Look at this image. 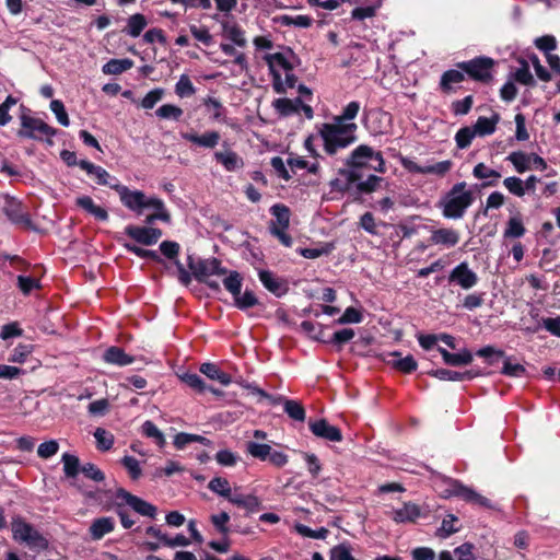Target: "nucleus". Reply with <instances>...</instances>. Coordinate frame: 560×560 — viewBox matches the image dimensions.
Instances as JSON below:
<instances>
[{
    "instance_id": "obj_1",
    "label": "nucleus",
    "mask_w": 560,
    "mask_h": 560,
    "mask_svg": "<svg viewBox=\"0 0 560 560\" xmlns=\"http://www.w3.org/2000/svg\"><path fill=\"white\" fill-rule=\"evenodd\" d=\"M264 59L269 67L272 75V88L277 93H285L288 89L295 86L298 78L293 70L296 57L292 50L267 54Z\"/></svg>"
},
{
    "instance_id": "obj_2",
    "label": "nucleus",
    "mask_w": 560,
    "mask_h": 560,
    "mask_svg": "<svg viewBox=\"0 0 560 560\" xmlns=\"http://www.w3.org/2000/svg\"><path fill=\"white\" fill-rule=\"evenodd\" d=\"M358 126L355 122L339 124L326 122L319 128V137L323 141L324 151L328 155H335L340 150L350 147L357 141Z\"/></svg>"
},
{
    "instance_id": "obj_3",
    "label": "nucleus",
    "mask_w": 560,
    "mask_h": 560,
    "mask_svg": "<svg viewBox=\"0 0 560 560\" xmlns=\"http://www.w3.org/2000/svg\"><path fill=\"white\" fill-rule=\"evenodd\" d=\"M467 184H455L451 190L440 200L439 207L446 219H460L474 202L472 191L466 189Z\"/></svg>"
},
{
    "instance_id": "obj_4",
    "label": "nucleus",
    "mask_w": 560,
    "mask_h": 560,
    "mask_svg": "<svg viewBox=\"0 0 560 560\" xmlns=\"http://www.w3.org/2000/svg\"><path fill=\"white\" fill-rule=\"evenodd\" d=\"M346 165L349 170H353L355 172L363 167H369L382 174L386 172L385 161L382 153L373 150L366 144H360L357 147L346 159Z\"/></svg>"
},
{
    "instance_id": "obj_5",
    "label": "nucleus",
    "mask_w": 560,
    "mask_h": 560,
    "mask_svg": "<svg viewBox=\"0 0 560 560\" xmlns=\"http://www.w3.org/2000/svg\"><path fill=\"white\" fill-rule=\"evenodd\" d=\"M11 526L13 539L25 544L30 549L44 550L48 547V540L21 517L13 518Z\"/></svg>"
},
{
    "instance_id": "obj_6",
    "label": "nucleus",
    "mask_w": 560,
    "mask_h": 560,
    "mask_svg": "<svg viewBox=\"0 0 560 560\" xmlns=\"http://www.w3.org/2000/svg\"><path fill=\"white\" fill-rule=\"evenodd\" d=\"M110 188L114 189L120 199V202L130 211L137 213L138 215L143 212L144 209H148L149 198L141 190H131L127 186L119 184L117 180L115 185H110Z\"/></svg>"
},
{
    "instance_id": "obj_7",
    "label": "nucleus",
    "mask_w": 560,
    "mask_h": 560,
    "mask_svg": "<svg viewBox=\"0 0 560 560\" xmlns=\"http://www.w3.org/2000/svg\"><path fill=\"white\" fill-rule=\"evenodd\" d=\"M457 66L474 80L488 81L491 79V70L494 66V60L490 57L480 56L468 61L459 62Z\"/></svg>"
},
{
    "instance_id": "obj_8",
    "label": "nucleus",
    "mask_w": 560,
    "mask_h": 560,
    "mask_svg": "<svg viewBox=\"0 0 560 560\" xmlns=\"http://www.w3.org/2000/svg\"><path fill=\"white\" fill-rule=\"evenodd\" d=\"M21 125L20 137L43 140L44 138L54 137L56 133V130L42 119L26 115L21 117Z\"/></svg>"
},
{
    "instance_id": "obj_9",
    "label": "nucleus",
    "mask_w": 560,
    "mask_h": 560,
    "mask_svg": "<svg viewBox=\"0 0 560 560\" xmlns=\"http://www.w3.org/2000/svg\"><path fill=\"white\" fill-rule=\"evenodd\" d=\"M458 497L466 502L485 508H491V502L486 497L477 493L475 490L464 486L457 480H450L448 488L445 490V497Z\"/></svg>"
},
{
    "instance_id": "obj_10",
    "label": "nucleus",
    "mask_w": 560,
    "mask_h": 560,
    "mask_svg": "<svg viewBox=\"0 0 560 560\" xmlns=\"http://www.w3.org/2000/svg\"><path fill=\"white\" fill-rule=\"evenodd\" d=\"M188 266L194 271L196 279H203L211 276H224L228 270L221 266V262L215 259H203L195 264L194 258L188 256Z\"/></svg>"
},
{
    "instance_id": "obj_11",
    "label": "nucleus",
    "mask_w": 560,
    "mask_h": 560,
    "mask_svg": "<svg viewBox=\"0 0 560 560\" xmlns=\"http://www.w3.org/2000/svg\"><path fill=\"white\" fill-rule=\"evenodd\" d=\"M117 499H121L126 502L128 506H130L136 513L147 516L150 518H154L156 516L158 509L155 505L151 504L143 499L131 494L125 489H118L116 492Z\"/></svg>"
},
{
    "instance_id": "obj_12",
    "label": "nucleus",
    "mask_w": 560,
    "mask_h": 560,
    "mask_svg": "<svg viewBox=\"0 0 560 560\" xmlns=\"http://www.w3.org/2000/svg\"><path fill=\"white\" fill-rule=\"evenodd\" d=\"M451 283H456L464 290L474 288L478 282V276L472 271L467 262H460L451 271L448 276Z\"/></svg>"
},
{
    "instance_id": "obj_13",
    "label": "nucleus",
    "mask_w": 560,
    "mask_h": 560,
    "mask_svg": "<svg viewBox=\"0 0 560 560\" xmlns=\"http://www.w3.org/2000/svg\"><path fill=\"white\" fill-rule=\"evenodd\" d=\"M125 233L136 242L142 245H154L162 236V231L158 228L128 225Z\"/></svg>"
},
{
    "instance_id": "obj_14",
    "label": "nucleus",
    "mask_w": 560,
    "mask_h": 560,
    "mask_svg": "<svg viewBox=\"0 0 560 560\" xmlns=\"http://www.w3.org/2000/svg\"><path fill=\"white\" fill-rule=\"evenodd\" d=\"M4 199L3 212L8 219L14 224L25 228L31 226V219L28 214L23 211L21 202L9 196H5Z\"/></svg>"
},
{
    "instance_id": "obj_15",
    "label": "nucleus",
    "mask_w": 560,
    "mask_h": 560,
    "mask_svg": "<svg viewBox=\"0 0 560 560\" xmlns=\"http://www.w3.org/2000/svg\"><path fill=\"white\" fill-rule=\"evenodd\" d=\"M182 139L203 149H213L215 148L221 139V136L218 131L208 130L201 135L196 132H180Z\"/></svg>"
},
{
    "instance_id": "obj_16",
    "label": "nucleus",
    "mask_w": 560,
    "mask_h": 560,
    "mask_svg": "<svg viewBox=\"0 0 560 560\" xmlns=\"http://www.w3.org/2000/svg\"><path fill=\"white\" fill-rule=\"evenodd\" d=\"M308 425L312 433L317 438L331 442H340L342 440L341 431L337 427L329 424L325 419L310 421Z\"/></svg>"
},
{
    "instance_id": "obj_17",
    "label": "nucleus",
    "mask_w": 560,
    "mask_h": 560,
    "mask_svg": "<svg viewBox=\"0 0 560 560\" xmlns=\"http://www.w3.org/2000/svg\"><path fill=\"white\" fill-rule=\"evenodd\" d=\"M387 515L396 523H415L421 516V509L412 502H406L401 508L393 509Z\"/></svg>"
},
{
    "instance_id": "obj_18",
    "label": "nucleus",
    "mask_w": 560,
    "mask_h": 560,
    "mask_svg": "<svg viewBox=\"0 0 560 560\" xmlns=\"http://www.w3.org/2000/svg\"><path fill=\"white\" fill-rule=\"evenodd\" d=\"M459 240V232L452 228H441L433 230L430 236L432 244L445 246L447 248L456 246Z\"/></svg>"
},
{
    "instance_id": "obj_19",
    "label": "nucleus",
    "mask_w": 560,
    "mask_h": 560,
    "mask_svg": "<svg viewBox=\"0 0 560 560\" xmlns=\"http://www.w3.org/2000/svg\"><path fill=\"white\" fill-rule=\"evenodd\" d=\"M145 536L148 537L141 544V547L148 551H156L162 546L166 547V541L168 539V535L164 533L159 526H149L144 530Z\"/></svg>"
},
{
    "instance_id": "obj_20",
    "label": "nucleus",
    "mask_w": 560,
    "mask_h": 560,
    "mask_svg": "<svg viewBox=\"0 0 560 560\" xmlns=\"http://www.w3.org/2000/svg\"><path fill=\"white\" fill-rule=\"evenodd\" d=\"M258 276L262 285L276 296L280 298L288 292L287 281L276 277L271 271L260 270Z\"/></svg>"
},
{
    "instance_id": "obj_21",
    "label": "nucleus",
    "mask_w": 560,
    "mask_h": 560,
    "mask_svg": "<svg viewBox=\"0 0 560 560\" xmlns=\"http://www.w3.org/2000/svg\"><path fill=\"white\" fill-rule=\"evenodd\" d=\"M213 158L226 172H236L244 166L243 159L231 149L215 151Z\"/></svg>"
},
{
    "instance_id": "obj_22",
    "label": "nucleus",
    "mask_w": 560,
    "mask_h": 560,
    "mask_svg": "<svg viewBox=\"0 0 560 560\" xmlns=\"http://www.w3.org/2000/svg\"><path fill=\"white\" fill-rule=\"evenodd\" d=\"M359 179L355 171L345 168L340 170L338 177L330 180L329 186L332 191L346 192L351 189L352 185Z\"/></svg>"
},
{
    "instance_id": "obj_23",
    "label": "nucleus",
    "mask_w": 560,
    "mask_h": 560,
    "mask_svg": "<svg viewBox=\"0 0 560 560\" xmlns=\"http://www.w3.org/2000/svg\"><path fill=\"white\" fill-rule=\"evenodd\" d=\"M104 362L117 366L130 365L135 362L132 355L127 354L121 348L112 346L103 353Z\"/></svg>"
},
{
    "instance_id": "obj_24",
    "label": "nucleus",
    "mask_w": 560,
    "mask_h": 560,
    "mask_svg": "<svg viewBox=\"0 0 560 560\" xmlns=\"http://www.w3.org/2000/svg\"><path fill=\"white\" fill-rule=\"evenodd\" d=\"M438 351L441 353L443 361L452 366L467 365L472 361V354L467 349L458 353H451L446 349L439 347Z\"/></svg>"
},
{
    "instance_id": "obj_25",
    "label": "nucleus",
    "mask_w": 560,
    "mask_h": 560,
    "mask_svg": "<svg viewBox=\"0 0 560 560\" xmlns=\"http://www.w3.org/2000/svg\"><path fill=\"white\" fill-rule=\"evenodd\" d=\"M115 522L112 517H100L93 521L90 526V534L94 540L102 539L106 534L114 530Z\"/></svg>"
},
{
    "instance_id": "obj_26",
    "label": "nucleus",
    "mask_w": 560,
    "mask_h": 560,
    "mask_svg": "<svg viewBox=\"0 0 560 560\" xmlns=\"http://www.w3.org/2000/svg\"><path fill=\"white\" fill-rule=\"evenodd\" d=\"M75 203L100 221H106L108 219L107 211L104 208L95 205L90 196L78 197Z\"/></svg>"
},
{
    "instance_id": "obj_27",
    "label": "nucleus",
    "mask_w": 560,
    "mask_h": 560,
    "mask_svg": "<svg viewBox=\"0 0 560 560\" xmlns=\"http://www.w3.org/2000/svg\"><path fill=\"white\" fill-rule=\"evenodd\" d=\"M430 375L441 380V381H466V380H472L477 376V373H474L472 371H466V372H457L452 371L447 369H438L432 370L429 372Z\"/></svg>"
},
{
    "instance_id": "obj_28",
    "label": "nucleus",
    "mask_w": 560,
    "mask_h": 560,
    "mask_svg": "<svg viewBox=\"0 0 560 560\" xmlns=\"http://www.w3.org/2000/svg\"><path fill=\"white\" fill-rule=\"evenodd\" d=\"M223 36L238 47L246 45L244 31L234 22L226 21L222 24Z\"/></svg>"
},
{
    "instance_id": "obj_29",
    "label": "nucleus",
    "mask_w": 560,
    "mask_h": 560,
    "mask_svg": "<svg viewBox=\"0 0 560 560\" xmlns=\"http://www.w3.org/2000/svg\"><path fill=\"white\" fill-rule=\"evenodd\" d=\"M500 117L498 114H493L491 117H479L476 124L472 126L475 133L479 137L492 135L495 131L497 124Z\"/></svg>"
},
{
    "instance_id": "obj_30",
    "label": "nucleus",
    "mask_w": 560,
    "mask_h": 560,
    "mask_svg": "<svg viewBox=\"0 0 560 560\" xmlns=\"http://www.w3.org/2000/svg\"><path fill=\"white\" fill-rule=\"evenodd\" d=\"M79 166L89 175L95 176L100 185H107L109 187L110 185H114L113 183L108 182V178H110L109 173L102 166L95 165L86 160H81L79 162Z\"/></svg>"
},
{
    "instance_id": "obj_31",
    "label": "nucleus",
    "mask_w": 560,
    "mask_h": 560,
    "mask_svg": "<svg viewBox=\"0 0 560 560\" xmlns=\"http://www.w3.org/2000/svg\"><path fill=\"white\" fill-rule=\"evenodd\" d=\"M273 108L284 117L299 114V106H301V98H277L272 103Z\"/></svg>"
},
{
    "instance_id": "obj_32",
    "label": "nucleus",
    "mask_w": 560,
    "mask_h": 560,
    "mask_svg": "<svg viewBox=\"0 0 560 560\" xmlns=\"http://www.w3.org/2000/svg\"><path fill=\"white\" fill-rule=\"evenodd\" d=\"M393 359L389 363L402 373H411L417 370L418 363L412 355H407L405 358L400 357L399 352H392L389 354Z\"/></svg>"
},
{
    "instance_id": "obj_33",
    "label": "nucleus",
    "mask_w": 560,
    "mask_h": 560,
    "mask_svg": "<svg viewBox=\"0 0 560 560\" xmlns=\"http://www.w3.org/2000/svg\"><path fill=\"white\" fill-rule=\"evenodd\" d=\"M472 175L475 178H478V179H489V182L486 184V186H495L498 183V179L501 177V174L499 172L488 167L483 163H478L474 167Z\"/></svg>"
},
{
    "instance_id": "obj_34",
    "label": "nucleus",
    "mask_w": 560,
    "mask_h": 560,
    "mask_svg": "<svg viewBox=\"0 0 560 560\" xmlns=\"http://www.w3.org/2000/svg\"><path fill=\"white\" fill-rule=\"evenodd\" d=\"M132 66H133V61L128 58L110 59L103 66L102 71L104 74H120V73L131 69Z\"/></svg>"
},
{
    "instance_id": "obj_35",
    "label": "nucleus",
    "mask_w": 560,
    "mask_h": 560,
    "mask_svg": "<svg viewBox=\"0 0 560 560\" xmlns=\"http://www.w3.org/2000/svg\"><path fill=\"white\" fill-rule=\"evenodd\" d=\"M506 160L510 161L517 173H525L530 170V154H526L522 151L512 152L506 156Z\"/></svg>"
},
{
    "instance_id": "obj_36",
    "label": "nucleus",
    "mask_w": 560,
    "mask_h": 560,
    "mask_svg": "<svg viewBox=\"0 0 560 560\" xmlns=\"http://www.w3.org/2000/svg\"><path fill=\"white\" fill-rule=\"evenodd\" d=\"M148 21L145 16L141 13H136L129 16L127 21L126 32L131 37H138L145 28Z\"/></svg>"
},
{
    "instance_id": "obj_37",
    "label": "nucleus",
    "mask_w": 560,
    "mask_h": 560,
    "mask_svg": "<svg viewBox=\"0 0 560 560\" xmlns=\"http://www.w3.org/2000/svg\"><path fill=\"white\" fill-rule=\"evenodd\" d=\"M272 447L269 444L249 441L246 443V452L259 460H268Z\"/></svg>"
},
{
    "instance_id": "obj_38",
    "label": "nucleus",
    "mask_w": 560,
    "mask_h": 560,
    "mask_svg": "<svg viewBox=\"0 0 560 560\" xmlns=\"http://www.w3.org/2000/svg\"><path fill=\"white\" fill-rule=\"evenodd\" d=\"M180 380L190 388L197 390L198 393H203L209 389L215 395H219V390L213 389L211 387H207L203 380L196 373H185L180 376Z\"/></svg>"
},
{
    "instance_id": "obj_39",
    "label": "nucleus",
    "mask_w": 560,
    "mask_h": 560,
    "mask_svg": "<svg viewBox=\"0 0 560 560\" xmlns=\"http://www.w3.org/2000/svg\"><path fill=\"white\" fill-rule=\"evenodd\" d=\"M61 462L63 464V471L66 477L75 478L78 474L81 471L80 460L78 456L65 453L61 456Z\"/></svg>"
},
{
    "instance_id": "obj_40",
    "label": "nucleus",
    "mask_w": 560,
    "mask_h": 560,
    "mask_svg": "<svg viewBox=\"0 0 560 560\" xmlns=\"http://www.w3.org/2000/svg\"><path fill=\"white\" fill-rule=\"evenodd\" d=\"M464 79H465V77L462 71L455 70V69L447 70L441 77V82H440L441 89L444 92H448L453 89L454 84H458V83L463 82Z\"/></svg>"
},
{
    "instance_id": "obj_41",
    "label": "nucleus",
    "mask_w": 560,
    "mask_h": 560,
    "mask_svg": "<svg viewBox=\"0 0 560 560\" xmlns=\"http://www.w3.org/2000/svg\"><path fill=\"white\" fill-rule=\"evenodd\" d=\"M208 489L224 499L230 498L232 491L229 480L223 477L212 478L208 483Z\"/></svg>"
},
{
    "instance_id": "obj_42",
    "label": "nucleus",
    "mask_w": 560,
    "mask_h": 560,
    "mask_svg": "<svg viewBox=\"0 0 560 560\" xmlns=\"http://www.w3.org/2000/svg\"><path fill=\"white\" fill-rule=\"evenodd\" d=\"M360 109V103L358 101H352L343 107L341 114L336 116L332 121L339 124L352 122L351 120H353L358 116Z\"/></svg>"
},
{
    "instance_id": "obj_43",
    "label": "nucleus",
    "mask_w": 560,
    "mask_h": 560,
    "mask_svg": "<svg viewBox=\"0 0 560 560\" xmlns=\"http://www.w3.org/2000/svg\"><path fill=\"white\" fill-rule=\"evenodd\" d=\"M270 213L275 217V224L277 226L289 228L290 225V209L282 205L276 203L270 208Z\"/></svg>"
},
{
    "instance_id": "obj_44",
    "label": "nucleus",
    "mask_w": 560,
    "mask_h": 560,
    "mask_svg": "<svg viewBox=\"0 0 560 560\" xmlns=\"http://www.w3.org/2000/svg\"><path fill=\"white\" fill-rule=\"evenodd\" d=\"M195 442L203 444V445L209 444V440H207L206 438H203L201 435H197V434L180 432V433L176 434L174 438V446L177 450H183L186 445H188L190 443H195Z\"/></svg>"
},
{
    "instance_id": "obj_45",
    "label": "nucleus",
    "mask_w": 560,
    "mask_h": 560,
    "mask_svg": "<svg viewBox=\"0 0 560 560\" xmlns=\"http://www.w3.org/2000/svg\"><path fill=\"white\" fill-rule=\"evenodd\" d=\"M94 438L96 440L97 450H100L102 452L109 451L114 445V441H115L114 435L109 431H107L103 428H97L94 431Z\"/></svg>"
},
{
    "instance_id": "obj_46",
    "label": "nucleus",
    "mask_w": 560,
    "mask_h": 560,
    "mask_svg": "<svg viewBox=\"0 0 560 560\" xmlns=\"http://www.w3.org/2000/svg\"><path fill=\"white\" fill-rule=\"evenodd\" d=\"M142 434L147 438H150L154 440V442L160 446L163 447L165 444V438L162 431L150 420H147L141 425Z\"/></svg>"
},
{
    "instance_id": "obj_47",
    "label": "nucleus",
    "mask_w": 560,
    "mask_h": 560,
    "mask_svg": "<svg viewBox=\"0 0 560 560\" xmlns=\"http://www.w3.org/2000/svg\"><path fill=\"white\" fill-rule=\"evenodd\" d=\"M284 412L293 420L303 422L305 420V409L301 402L288 399L284 400Z\"/></svg>"
},
{
    "instance_id": "obj_48",
    "label": "nucleus",
    "mask_w": 560,
    "mask_h": 560,
    "mask_svg": "<svg viewBox=\"0 0 560 560\" xmlns=\"http://www.w3.org/2000/svg\"><path fill=\"white\" fill-rule=\"evenodd\" d=\"M203 105L206 106L207 110L211 114V118L213 120H217V121L224 120L225 109H224L222 103L218 98L208 96L203 101Z\"/></svg>"
},
{
    "instance_id": "obj_49",
    "label": "nucleus",
    "mask_w": 560,
    "mask_h": 560,
    "mask_svg": "<svg viewBox=\"0 0 560 560\" xmlns=\"http://www.w3.org/2000/svg\"><path fill=\"white\" fill-rule=\"evenodd\" d=\"M279 21L285 26L307 28L312 25L313 19L308 15H282Z\"/></svg>"
},
{
    "instance_id": "obj_50",
    "label": "nucleus",
    "mask_w": 560,
    "mask_h": 560,
    "mask_svg": "<svg viewBox=\"0 0 560 560\" xmlns=\"http://www.w3.org/2000/svg\"><path fill=\"white\" fill-rule=\"evenodd\" d=\"M457 517L453 514H448L443 521L441 526L436 530V536L440 538H447L451 535L457 533L459 530L458 527L455 526L457 523Z\"/></svg>"
},
{
    "instance_id": "obj_51",
    "label": "nucleus",
    "mask_w": 560,
    "mask_h": 560,
    "mask_svg": "<svg viewBox=\"0 0 560 560\" xmlns=\"http://www.w3.org/2000/svg\"><path fill=\"white\" fill-rule=\"evenodd\" d=\"M225 278L223 279V285L224 288L233 295H237L241 292L242 289V277L237 271H230L229 273L224 275Z\"/></svg>"
},
{
    "instance_id": "obj_52",
    "label": "nucleus",
    "mask_w": 560,
    "mask_h": 560,
    "mask_svg": "<svg viewBox=\"0 0 560 560\" xmlns=\"http://www.w3.org/2000/svg\"><path fill=\"white\" fill-rule=\"evenodd\" d=\"M196 89L187 74H182L175 85V93L179 97H189L194 95Z\"/></svg>"
},
{
    "instance_id": "obj_53",
    "label": "nucleus",
    "mask_w": 560,
    "mask_h": 560,
    "mask_svg": "<svg viewBox=\"0 0 560 560\" xmlns=\"http://www.w3.org/2000/svg\"><path fill=\"white\" fill-rule=\"evenodd\" d=\"M220 48L226 56L234 57L233 62L240 67L241 71L247 68L245 55L243 52L237 51L233 45L222 43L220 45Z\"/></svg>"
},
{
    "instance_id": "obj_54",
    "label": "nucleus",
    "mask_w": 560,
    "mask_h": 560,
    "mask_svg": "<svg viewBox=\"0 0 560 560\" xmlns=\"http://www.w3.org/2000/svg\"><path fill=\"white\" fill-rule=\"evenodd\" d=\"M477 135L472 127L460 128L455 135L456 145L459 149H466L470 145L471 141Z\"/></svg>"
},
{
    "instance_id": "obj_55",
    "label": "nucleus",
    "mask_w": 560,
    "mask_h": 560,
    "mask_svg": "<svg viewBox=\"0 0 560 560\" xmlns=\"http://www.w3.org/2000/svg\"><path fill=\"white\" fill-rule=\"evenodd\" d=\"M155 114L162 119L178 120L183 115V109L172 104H164L156 109Z\"/></svg>"
},
{
    "instance_id": "obj_56",
    "label": "nucleus",
    "mask_w": 560,
    "mask_h": 560,
    "mask_svg": "<svg viewBox=\"0 0 560 560\" xmlns=\"http://www.w3.org/2000/svg\"><path fill=\"white\" fill-rule=\"evenodd\" d=\"M234 298L235 306L240 310H246L258 304V299L253 291H245L243 294H237Z\"/></svg>"
},
{
    "instance_id": "obj_57",
    "label": "nucleus",
    "mask_w": 560,
    "mask_h": 560,
    "mask_svg": "<svg viewBox=\"0 0 560 560\" xmlns=\"http://www.w3.org/2000/svg\"><path fill=\"white\" fill-rule=\"evenodd\" d=\"M525 234V228L520 218H511L504 232L505 237L518 238Z\"/></svg>"
},
{
    "instance_id": "obj_58",
    "label": "nucleus",
    "mask_w": 560,
    "mask_h": 560,
    "mask_svg": "<svg viewBox=\"0 0 560 560\" xmlns=\"http://www.w3.org/2000/svg\"><path fill=\"white\" fill-rule=\"evenodd\" d=\"M32 352L33 345L20 343L13 349L9 360L14 363H24Z\"/></svg>"
},
{
    "instance_id": "obj_59",
    "label": "nucleus",
    "mask_w": 560,
    "mask_h": 560,
    "mask_svg": "<svg viewBox=\"0 0 560 560\" xmlns=\"http://www.w3.org/2000/svg\"><path fill=\"white\" fill-rule=\"evenodd\" d=\"M383 182L384 179L382 177L370 175L365 180H361L357 184V189L360 192L369 194L377 190Z\"/></svg>"
},
{
    "instance_id": "obj_60",
    "label": "nucleus",
    "mask_w": 560,
    "mask_h": 560,
    "mask_svg": "<svg viewBox=\"0 0 560 560\" xmlns=\"http://www.w3.org/2000/svg\"><path fill=\"white\" fill-rule=\"evenodd\" d=\"M453 167V162L450 160L436 162L434 164H427L425 165V175L432 174L436 176H444L446 175Z\"/></svg>"
},
{
    "instance_id": "obj_61",
    "label": "nucleus",
    "mask_w": 560,
    "mask_h": 560,
    "mask_svg": "<svg viewBox=\"0 0 560 560\" xmlns=\"http://www.w3.org/2000/svg\"><path fill=\"white\" fill-rule=\"evenodd\" d=\"M329 560H357L352 553L351 549L346 544H340L330 549Z\"/></svg>"
},
{
    "instance_id": "obj_62",
    "label": "nucleus",
    "mask_w": 560,
    "mask_h": 560,
    "mask_svg": "<svg viewBox=\"0 0 560 560\" xmlns=\"http://www.w3.org/2000/svg\"><path fill=\"white\" fill-rule=\"evenodd\" d=\"M503 185L514 196L523 197L525 195L523 180L516 176L506 177Z\"/></svg>"
},
{
    "instance_id": "obj_63",
    "label": "nucleus",
    "mask_w": 560,
    "mask_h": 560,
    "mask_svg": "<svg viewBox=\"0 0 560 560\" xmlns=\"http://www.w3.org/2000/svg\"><path fill=\"white\" fill-rule=\"evenodd\" d=\"M121 464L127 469L131 479L137 480L140 478L142 470L137 458L127 455L121 459Z\"/></svg>"
},
{
    "instance_id": "obj_64",
    "label": "nucleus",
    "mask_w": 560,
    "mask_h": 560,
    "mask_svg": "<svg viewBox=\"0 0 560 560\" xmlns=\"http://www.w3.org/2000/svg\"><path fill=\"white\" fill-rule=\"evenodd\" d=\"M59 451V443L56 440H49L38 445L37 455L43 459H48Z\"/></svg>"
}]
</instances>
